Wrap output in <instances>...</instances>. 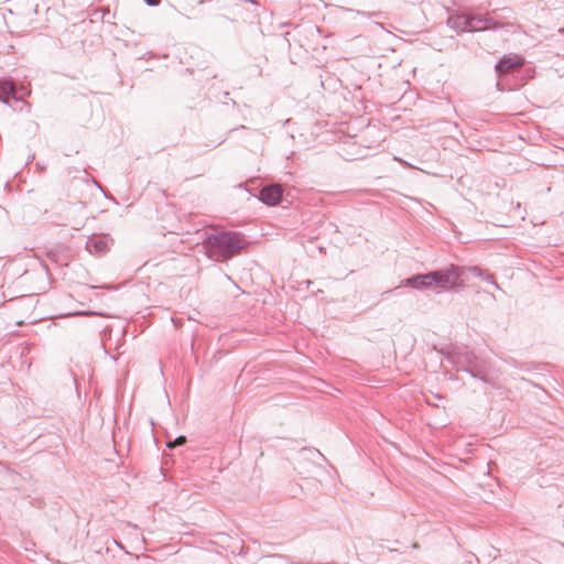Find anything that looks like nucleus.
Wrapping results in <instances>:
<instances>
[{
  "instance_id": "nucleus-13",
  "label": "nucleus",
  "mask_w": 564,
  "mask_h": 564,
  "mask_svg": "<svg viewBox=\"0 0 564 564\" xmlns=\"http://www.w3.org/2000/svg\"><path fill=\"white\" fill-rule=\"evenodd\" d=\"M394 160H395V161H399L400 163H402V164H404V165H406V166L412 167V165H410L408 162L403 161L402 159H399V158H397V156H395V158H394Z\"/></svg>"
},
{
  "instance_id": "nucleus-14",
  "label": "nucleus",
  "mask_w": 564,
  "mask_h": 564,
  "mask_svg": "<svg viewBox=\"0 0 564 564\" xmlns=\"http://www.w3.org/2000/svg\"><path fill=\"white\" fill-rule=\"evenodd\" d=\"M473 271L476 273V272H480V270L477 268V267H474L473 268Z\"/></svg>"
},
{
  "instance_id": "nucleus-15",
  "label": "nucleus",
  "mask_w": 564,
  "mask_h": 564,
  "mask_svg": "<svg viewBox=\"0 0 564 564\" xmlns=\"http://www.w3.org/2000/svg\"><path fill=\"white\" fill-rule=\"evenodd\" d=\"M313 29L318 33L319 29L317 26H313Z\"/></svg>"
},
{
  "instance_id": "nucleus-2",
  "label": "nucleus",
  "mask_w": 564,
  "mask_h": 564,
  "mask_svg": "<svg viewBox=\"0 0 564 564\" xmlns=\"http://www.w3.org/2000/svg\"><path fill=\"white\" fill-rule=\"evenodd\" d=\"M463 273L464 269L462 267L452 264L442 270L406 278L401 282V285L420 291L434 288L449 290L460 284Z\"/></svg>"
},
{
  "instance_id": "nucleus-5",
  "label": "nucleus",
  "mask_w": 564,
  "mask_h": 564,
  "mask_svg": "<svg viewBox=\"0 0 564 564\" xmlns=\"http://www.w3.org/2000/svg\"><path fill=\"white\" fill-rule=\"evenodd\" d=\"M283 189L281 185L273 184L264 186L259 194V198L262 203L274 206L281 202Z\"/></svg>"
},
{
  "instance_id": "nucleus-4",
  "label": "nucleus",
  "mask_w": 564,
  "mask_h": 564,
  "mask_svg": "<svg viewBox=\"0 0 564 564\" xmlns=\"http://www.w3.org/2000/svg\"><path fill=\"white\" fill-rule=\"evenodd\" d=\"M462 370L469 373L473 378L479 379L486 383H491L494 380L490 365L482 359H478V361H475L469 367L462 368Z\"/></svg>"
},
{
  "instance_id": "nucleus-3",
  "label": "nucleus",
  "mask_w": 564,
  "mask_h": 564,
  "mask_svg": "<svg viewBox=\"0 0 564 564\" xmlns=\"http://www.w3.org/2000/svg\"><path fill=\"white\" fill-rule=\"evenodd\" d=\"M447 25L456 32H481L502 29L509 24L495 20L489 13L482 15L462 12L451 15Z\"/></svg>"
},
{
  "instance_id": "nucleus-12",
  "label": "nucleus",
  "mask_w": 564,
  "mask_h": 564,
  "mask_svg": "<svg viewBox=\"0 0 564 564\" xmlns=\"http://www.w3.org/2000/svg\"><path fill=\"white\" fill-rule=\"evenodd\" d=\"M144 2L150 7H154L158 6L161 2V0H144Z\"/></svg>"
},
{
  "instance_id": "nucleus-10",
  "label": "nucleus",
  "mask_w": 564,
  "mask_h": 564,
  "mask_svg": "<svg viewBox=\"0 0 564 564\" xmlns=\"http://www.w3.org/2000/svg\"><path fill=\"white\" fill-rule=\"evenodd\" d=\"M475 361H478V358L473 352L465 354L466 367L471 366Z\"/></svg>"
},
{
  "instance_id": "nucleus-6",
  "label": "nucleus",
  "mask_w": 564,
  "mask_h": 564,
  "mask_svg": "<svg viewBox=\"0 0 564 564\" xmlns=\"http://www.w3.org/2000/svg\"><path fill=\"white\" fill-rule=\"evenodd\" d=\"M112 242L113 240L109 236L93 237L87 241L86 248L90 253L102 254L110 249Z\"/></svg>"
},
{
  "instance_id": "nucleus-7",
  "label": "nucleus",
  "mask_w": 564,
  "mask_h": 564,
  "mask_svg": "<svg viewBox=\"0 0 564 564\" xmlns=\"http://www.w3.org/2000/svg\"><path fill=\"white\" fill-rule=\"evenodd\" d=\"M521 65L522 61L519 57H503L496 64V70L500 74H507Z\"/></svg>"
},
{
  "instance_id": "nucleus-11",
  "label": "nucleus",
  "mask_w": 564,
  "mask_h": 564,
  "mask_svg": "<svg viewBox=\"0 0 564 564\" xmlns=\"http://www.w3.org/2000/svg\"><path fill=\"white\" fill-rule=\"evenodd\" d=\"M484 280L487 282V283H490L492 284L496 289H499V285L497 284V282L495 281V278L494 275L491 274H487Z\"/></svg>"
},
{
  "instance_id": "nucleus-9",
  "label": "nucleus",
  "mask_w": 564,
  "mask_h": 564,
  "mask_svg": "<svg viewBox=\"0 0 564 564\" xmlns=\"http://www.w3.org/2000/svg\"><path fill=\"white\" fill-rule=\"evenodd\" d=\"M185 443H186V437L181 435V436L176 437L174 441L167 442L166 446L170 447V448H173L176 445H183Z\"/></svg>"
},
{
  "instance_id": "nucleus-8",
  "label": "nucleus",
  "mask_w": 564,
  "mask_h": 564,
  "mask_svg": "<svg viewBox=\"0 0 564 564\" xmlns=\"http://www.w3.org/2000/svg\"><path fill=\"white\" fill-rule=\"evenodd\" d=\"M15 98V85L12 82H0V100L10 106V98Z\"/></svg>"
},
{
  "instance_id": "nucleus-1",
  "label": "nucleus",
  "mask_w": 564,
  "mask_h": 564,
  "mask_svg": "<svg viewBox=\"0 0 564 564\" xmlns=\"http://www.w3.org/2000/svg\"><path fill=\"white\" fill-rule=\"evenodd\" d=\"M248 245L247 239L237 231L213 230L205 232L202 240V247L207 258L217 262L231 259Z\"/></svg>"
}]
</instances>
